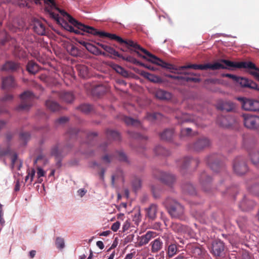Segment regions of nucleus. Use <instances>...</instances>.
Returning <instances> with one entry per match:
<instances>
[{
    "label": "nucleus",
    "instance_id": "49530a36",
    "mask_svg": "<svg viewBox=\"0 0 259 259\" xmlns=\"http://www.w3.org/2000/svg\"><path fill=\"white\" fill-rule=\"evenodd\" d=\"M132 186L134 191L136 192L141 188V180L138 178H135L132 182Z\"/></svg>",
    "mask_w": 259,
    "mask_h": 259
},
{
    "label": "nucleus",
    "instance_id": "69168bd1",
    "mask_svg": "<svg viewBox=\"0 0 259 259\" xmlns=\"http://www.w3.org/2000/svg\"><path fill=\"white\" fill-rule=\"evenodd\" d=\"M161 244H152V249L153 251L155 252L159 250L161 248Z\"/></svg>",
    "mask_w": 259,
    "mask_h": 259
},
{
    "label": "nucleus",
    "instance_id": "4468645a",
    "mask_svg": "<svg viewBox=\"0 0 259 259\" xmlns=\"http://www.w3.org/2000/svg\"><path fill=\"white\" fill-rule=\"evenodd\" d=\"M33 29L34 31L40 35H45L47 34V28L45 25L40 20H34Z\"/></svg>",
    "mask_w": 259,
    "mask_h": 259
},
{
    "label": "nucleus",
    "instance_id": "412c9836",
    "mask_svg": "<svg viewBox=\"0 0 259 259\" xmlns=\"http://www.w3.org/2000/svg\"><path fill=\"white\" fill-rule=\"evenodd\" d=\"M162 239L163 240H162L159 238L155 239L151 243H162L163 241H165V243H177V241L174 239L172 236L170 234H164L163 236H162Z\"/></svg>",
    "mask_w": 259,
    "mask_h": 259
},
{
    "label": "nucleus",
    "instance_id": "a18cd8bd",
    "mask_svg": "<svg viewBox=\"0 0 259 259\" xmlns=\"http://www.w3.org/2000/svg\"><path fill=\"white\" fill-rule=\"evenodd\" d=\"M123 120L127 125H136L140 124L138 120L127 116L124 117Z\"/></svg>",
    "mask_w": 259,
    "mask_h": 259
},
{
    "label": "nucleus",
    "instance_id": "603ef678",
    "mask_svg": "<svg viewBox=\"0 0 259 259\" xmlns=\"http://www.w3.org/2000/svg\"><path fill=\"white\" fill-rule=\"evenodd\" d=\"M69 52L70 54L73 56H77L79 54L78 49L74 46H72L71 47Z\"/></svg>",
    "mask_w": 259,
    "mask_h": 259
},
{
    "label": "nucleus",
    "instance_id": "37998d69",
    "mask_svg": "<svg viewBox=\"0 0 259 259\" xmlns=\"http://www.w3.org/2000/svg\"><path fill=\"white\" fill-rule=\"evenodd\" d=\"M176 244H170L168 247V254L169 257L173 256L177 252Z\"/></svg>",
    "mask_w": 259,
    "mask_h": 259
},
{
    "label": "nucleus",
    "instance_id": "f3484780",
    "mask_svg": "<svg viewBox=\"0 0 259 259\" xmlns=\"http://www.w3.org/2000/svg\"><path fill=\"white\" fill-rule=\"evenodd\" d=\"M217 108L221 110L229 112L234 109L235 105L232 102L224 101L219 103Z\"/></svg>",
    "mask_w": 259,
    "mask_h": 259
},
{
    "label": "nucleus",
    "instance_id": "2eb2a0df",
    "mask_svg": "<svg viewBox=\"0 0 259 259\" xmlns=\"http://www.w3.org/2000/svg\"><path fill=\"white\" fill-rule=\"evenodd\" d=\"M255 205V203L253 200L244 197L240 202L239 207L243 211H248L252 209Z\"/></svg>",
    "mask_w": 259,
    "mask_h": 259
},
{
    "label": "nucleus",
    "instance_id": "e433bc0d",
    "mask_svg": "<svg viewBox=\"0 0 259 259\" xmlns=\"http://www.w3.org/2000/svg\"><path fill=\"white\" fill-rule=\"evenodd\" d=\"M112 68L117 73L121 74L123 76L126 77L128 75V72L121 66L114 64L112 66Z\"/></svg>",
    "mask_w": 259,
    "mask_h": 259
},
{
    "label": "nucleus",
    "instance_id": "e2e57ef3",
    "mask_svg": "<svg viewBox=\"0 0 259 259\" xmlns=\"http://www.w3.org/2000/svg\"><path fill=\"white\" fill-rule=\"evenodd\" d=\"M18 159L17 155L16 154H14L11 157V162H12V166L14 167L15 166V164L17 162Z\"/></svg>",
    "mask_w": 259,
    "mask_h": 259
},
{
    "label": "nucleus",
    "instance_id": "3c124183",
    "mask_svg": "<svg viewBox=\"0 0 259 259\" xmlns=\"http://www.w3.org/2000/svg\"><path fill=\"white\" fill-rule=\"evenodd\" d=\"M116 156L120 161H127V157L125 154L122 152H117L116 153Z\"/></svg>",
    "mask_w": 259,
    "mask_h": 259
},
{
    "label": "nucleus",
    "instance_id": "09e8293b",
    "mask_svg": "<svg viewBox=\"0 0 259 259\" xmlns=\"http://www.w3.org/2000/svg\"><path fill=\"white\" fill-rule=\"evenodd\" d=\"M105 51L107 53H108L109 54L113 55L114 56L118 57L119 56V53H118V52H117L114 49L112 48L110 46H108L107 49H106Z\"/></svg>",
    "mask_w": 259,
    "mask_h": 259
},
{
    "label": "nucleus",
    "instance_id": "6e6d98bb",
    "mask_svg": "<svg viewBox=\"0 0 259 259\" xmlns=\"http://www.w3.org/2000/svg\"><path fill=\"white\" fill-rule=\"evenodd\" d=\"M161 116V114L158 113H149L147 114V118L149 120L150 119H156L158 118L159 116Z\"/></svg>",
    "mask_w": 259,
    "mask_h": 259
},
{
    "label": "nucleus",
    "instance_id": "b1692460",
    "mask_svg": "<svg viewBox=\"0 0 259 259\" xmlns=\"http://www.w3.org/2000/svg\"><path fill=\"white\" fill-rule=\"evenodd\" d=\"M157 211L156 205L152 204L146 209V215L150 219L154 220L156 217Z\"/></svg>",
    "mask_w": 259,
    "mask_h": 259
},
{
    "label": "nucleus",
    "instance_id": "58836bf2",
    "mask_svg": "<svg viewBox=\"0 0 259 259\" xmlns=\"http://www.w3.org/2000/svg\"><path fill=\"white\" fill-rule=\"evenodd\" d=\"M183 189L185 192L190 195H194L196 193L194 187L190 184H188L184 186Z\"/></svg>",
    "mask_w": 259,
    "mask_h": 259
},
{
    "label": "nucleus",
    "instance_id": "72a5a7b5",
    "mask_svg": "<svg viewBox=\"0 0 259 259\" xmlns=\"http://www.w3.org/2000/svg\"><path fill=\"white\" fill-rule=\"evenodd\" d=\"M106 135L108 138L112 139L114 140H119L120 139L119 133L115 131L107 130Z\"/></svg>",
    "mask_w": 259,
    "mask_h": 259
},
{
    "label": "nucleus",
    "instance_id": "39448f33",
    "mask_svg": "<svg viewBox=\"0 0 259 259\" xmlns=\"http://www.w3.org/2000/svg\"><path fill=\"white\" fill-rule=\"evenodd\" d=\"M244 126L250 130H255L259 127V116L250 113L243 114L242 115Z\"/></svg>",
    "mask_w": 259,
    "mask_h": 259
},
{
    "label": "nucleus",
    "instance_id": "774afa93",
    "mask_svg": "<svg viewBox=\"0 0 259 259\" xmlns=\"http://www.w3.org/2000/svg\"><path fill=\"white\" fill-rule=\"evenodd\" d=\"M130 227V224L128 221H126L124 222L123 226H122V230L123 231H125L127 230Z\"/></svg>",
    "mask_w": 259,
    "mask_h": 259
},
{
    "label": "nucleus",
    "instance_id": "4d7b16f0",
    "mask_svg": "<svg viewBox=\"0 0 259 259\" xmlns=\"http://www.w3.org/2000/svg\"><path fill=\"white\" fill-rule=\"evenodd\" d=\"M68 120V118L66 117H61L57 119L56 121V124H63Z\"/></svg>",
    "mask_w": 259,
    "mask_h": 259
},
{
    "label": "nucleus",
    "instance_id": "f8f14e48",
    "mask_svg": "<svg viewBox=\"0 0 259 259\" xmlns=\"http://www.w3.org/2000/svg\"><path fill=\"white\" fill-rule=\"evenodd\" d=\"M168 211L172 217L179 218L184 213V208L180 203L175 202L169 206Z\"/></svg>",
    "mask_w": 259,
    "mask_h": 259
},
{
    "label": "nucleus",
    "instance_id": "0e129e2a",
    "mask_svg": "<svg viewBox=\"0 0 259 259\" xmlns=\"http://www.w3.org/2000/svg\"><path fill=\"white\" fill-rule=\"evenodd\" d=\"M45 171L40 167H37V175L38 178H40L41 177H43L45 176Z\"/></svg>",
    "mask_w": 259,
    "mask_h": 259
},
{
    "label": "nucleus",
    "instance_id": "cd10ccee",
    "mask_svg": "<svg viewBox=\"0 0 259 259\" xmlns=\"http://www.w3.org/2000/svg\"><path fill=\"white\" fill-rule=\"evenodd\" d=\"M250 158L252 163L256 165L259 163V150L252 149L249 153Z\"/></svg>",
    "mask_w": 259,
    "mask_h": 259
},
{
    "label": "nucleus",
    "instance_id": "423d86ee",
    "mask_svg": "<svg viewBox=\"0 0 259 259\" xmlns=\"http://www.w3.org/2000/svg\"><path fill=\"white\" fill-rule=\"evenodd\" d=\"M69 148L68 146H65L62 148L59 145H56L52 147L51 150V154L55 158L58 160L57 164L60 166V159L61 158L68 152Z\"/></svg>",
    "mask_w": 259,
    "mask_h": 259
},
{
    "label": "nucleus",
    "instance_id": "c9c22d12",
    "mask_svg": "<svg viewBox=\"0 0 259 259\" xmlns=\"http://www.w3.org/2000/svg\"><path fill=\"white\" fill-rule=\"evenodd\" d=\"M119 58H122L124 60H126L130 62L133 63L135 64L139 65L140 66H144V64L140 62L139 61L137 60L135 58L131 57L130 56L124 57L123 55L119 54Z\"/></svg>",
    "mask_w": 259,
    "mask_h": 259
},
{
    "label": "nucleus",
    "instance_id": "6ab92c4d",
    "mask_svg": "<svg viewBox=\"0 0 259 259\" xmlns=\"http://www.w3.org/2000/svg\"><path fill=\"white\" fill-rule=\"evenodd\" d=\"M20 68L18 63L13 61H7L2 67V70L5 71H15Z\"/></svg>",
    "mask_w": 259,
    "mask_h": 259
},
{
    "label": "nucleus",
    "instance_id": "7c9ffc66",
    "mask_svg": "<svg viewBox=\"0 0 259 259\" xmlns=\"http://www.w3.org/2000/svg\"><path fill=\"white\" fill-rule=\"evenodd\" d=\"M156 234L154 232L149 231L145 235L141 237V240L140 243H148L151 238L155 237Z\"/></svg>",
    "mask_w": 259,
    "mask_h": 259
},
{
    "label": "nucleus",
    "instance_id": "a878e982",
    "mask_svg": "<svg viewBox=\"0 0 259 259\" xmlns=\"http://www.w3.org/2000/svg\"><path fill=\"white\" fill-rule=\"evenodd\" d=\"M26 69L29 73L34 74L38 71L39 66L35 62L30 61L28 62Z\"/></svg>",
    "mask_w": 259,
    "mask_h": 259
},
{
    "label": "nucleus",
    "instance_id": "bf43d9fd",
    "mask_svg": "<svg viewBox=\"0 0 259 259\" xmlns=\"http://www.w3.org/2000/svg\"><path fill=\"white\" fill-rule=\"evenodd\" d=\"M166 76L171 78L172 79H178V80H184V76L182 75H170L167 74Z\"/></svg>",
    "mask_w": 259,
    "mask_h": 259
},
{
    "label": "nucleus",
    "instance_id": "473e14b6",
    "mask_svg": "<svg viewBox=\"0 0 259 259\" xmlns=\"http://www.w3.org/2000/svg\"><path fill=\"white\" fill-rule=\"evenodd\" d=\"M154 152L157 155L167 156L169 154V151L161 146H156L154 149Z\"/></svg>",
    "mask_w": 259,
    "mask_h": 259
},
{
    "label": "nucleus",
    "instance_id": "f257e3e1",
    "mask_svg": "<svg viewBox=\"0 0 259 259\" xmlns=\"http://www.w3.org/2000/svg\"><path fill=\"white\" fill-rule=\"evenodd\" d=\"M158 60L155 62L151 61L153 63L161 66L163 68L168 69L171 70V72H174L173 70L177 71L178 74H184V75H195V74L189 71H184L186 69L192 68L194 69L206 70L210 69L212 70H219L221 69H230L231 68H249L252 69L259 72V68L256 67L255 64L251 62H235L225 59H221L219 62H214L213 64H191L182 66L179 68H176L174 65L166 63L158 58Z\"/></svg>",
    "mask_w": 259,
    "mask_h": 259
},
{
    "label": "nucleus",
    "instance_id": "c03bdc74",
    "mask_svg": "<svg viewBox=\"0 0 259 259\" xmlns=\"http://www.w3.org/2000/svg\"><path fill=\"white\" fill-rule=\"evenodd\" d=\"M80 44L85 47V48L90 52L94 53L95 51L98 50L95 47L90 43L85 42L84 41L80 42Z\"/></svg>",
    "mask_w": 259,
    "mask_h": 259
},
{
    "label": "nucleus",
    "instance_id": "8fccbe9b",
    "mask_svg": "<svg viewBox=\"0 0 259 259\" xmlns=\"http://www.w3.org/2000/svg\"><path fill=\"white\" fill-rule=\"evenodd\" d=\"M184 80H185L187 82L192 81L194 82H199L200 81V79L198 77L184 76Z\"/></svg>",
    "mask_w": 259,
    "mask_h": 259
},
{
    "label": "nucleus",
    "instance_id": "7ed1b4c3",
    "mask_svg": "<svg viewBox=\"0 0 259 259\" xmlns=\"http://www.w3.org/2000/svg\"><path fill=\"white\" fill-rule=\"evenodd\" d=\"M45 2L48 5H50V6L46 8L45 11L46 13H48L50 17L55 20L58 24H61V21H62L63 20L60 18L58 14L53 12L54 9L59 12L61 15L63 17H66L68 21L71 22V18H73L64 10H61L57 8L54 0H45Z\"/></svg>",
    "mask_w": 259,
    "mask_h": 259
},
{
    "label": "nucleus",
    "instance_id": "0eeeda50",
    "mask_svg": "<svg viewBox=\"0 0 259 259\" xmlns=\"http://www.w3.org/2000/svg\"><path fill=\"white\" fill-rule=\"evenodd\" d=\"M154 176L165 184L170 186L176 181L175 177L170 174L161 171H156L154 174Z\"/></svg>",
    "mask_w": 259,
    "mask_h": 259
},
{
    "label": "nucleus",
    "instance_id": "1a4fd4ad",
    "mask_svg": "<svg viewBox=\"0 0 259 259\" xmlns=\"http://www.w3.org/2000/svg\"><path fill=\"white\" fill-rule=\"evenodd\" d=\"M234 171L239 175L244 174L248 170L245 161L241 157L235 159L233 164Z\"/></svg>",
    "mask_w": 259,
    "mask_h": 259
},
{
    "label": "nucleus",
    "instance_id": "20e7f679",
    "mask_svg": "<svg viewBox=\"0 0 259 259\" xmlns=\"http://www.w3.org/2000/svg\"><path fill=\"white\" fill-rule=\"evenodd\" d=\"M20 98L21 102L17 107V110L18 111H26L32 106L34 96L32 92L26 91L20 95Z\"/></svg>",
    "mask_w": 259,
    "mask_h": 259
},
{
    "label": "nucleus",
    "instance_id": "5701e85b",
    "mask_svg": "<svg viewBox=\"0 0 259 259\" xmlns=\"http://www.w3.org/2000/svg\"><path fill=\"white\" fill-rule=\"evenodd\" d=\"M174 136V131L173 129H166L160 134L161 139L163 140L170 141Z\"/></svg>",
    "mask_w": 259,
    "mask_h": 259
},
{
    "label": "nucleus",
    "instance_id": "9b49d317",
    "mask_svg": "<svg viewBox=\"0 0 259 259\" xmlns=\"http://www.w3.org/2000/svg\"><path fill=\"white\" fill-rule=\"evenodd\" d=\"M210 145V141L209 139L206 137H203L198 139L197 141L192 144L191 148L195 151H199L204 148L208 147Z\"/></svg>",
    "mask_w": 259,
    "mask_h": 259
},
{
    "label": "nucleus",
    "instance_id": "9d476101",
    "mask_svg": "<svg viewBox=\"0 0 259 259\" xmlns=\"http://www.w3.org/2000/svg\"><path fill=\"white\" fill-rule=\"evenodd\" d=\"M219 156L216 154H211L206 158V163L210 168L214 171H218L220 168Z\"/></svg>",
    "mask_w": 259,
    "mask_h": 259
},
{
    "label": "nucleus",
    "instance_id": "f03ea898",
    "mask_svg": "<svg viewBox=\"0 0 259 259\" xmlns=\"http://www.w3.org/2000/svg\"><path fill=\"white\" fill-rule=\"evenodd\" d=\"M71 21H72L71 22H72L75 25L77 26L78 28L87 31V33L92 34L94 35H98L101 37H109L111 39L116 40L117 42L120 44L123 43L126 45V47L128 49L129 47L133 48L134 50L132 49L130 50V51L131 53L133 51H134L137 53L138 56L147 59L149 61L151 62V61H153L155 62L156 60L160 61L159 60H158V58L156 56L152 54L146 49L142 48L140 45L137 43L134 42L132 40H124L115 34H111L103 31H100L93 27L85 25L81 23L78 22L74 18H71Z\"/></svg>",
    "mask_w": 259,
    "mask_h": 259
},
{
    "label": "nucleus",
    "instance_id": "aec40b11",
    "mask_svg": "<svg viewBox=\"0 0 259 259\" xmlns=\"http://www.w3.org/2000/svg\"><path fill=\"white\" fill-rule=\"evenodd\" d=\"M198 160L197 159H193L190 157H186L183 158L182 160L179 162V164H181V167L182 169L186 168L190 164H192L193 163H195L196 165L198 164Z\"/></svg>",
    "mask_w": 259,
    "mask_h": 259
},
{
    "label": "nucleus",
    "instance_id": "dca6fc26",
    "mask_svg": "<svg viewBox=\"0 0 259 259\" xmlns=\"http://www.w3.org/2000/svg\"><path fill=\"white\" fill-rule=\"evenodd\" d=\"M16 83L12 76H9L2 78V88L3 89H9L15 88Z\"/></svg>",
    "mask_w": 259,
    "mask_h": 259
},
{
    "label": "nucleus",
    "instance_id": "680f3d73",
    "mask_svg": "<svg viewBox=\"0 0 259 259\" xmlns=\"http://www.w3.org/2000/svg\"><path fill=\"white\" fill-rule=\"evenodd\" d=\"M102 160L105 163H109L112 160V157L111 156L106 155L102 157Z\"/></svg>",
    "mask_w": 259,
    "mask_h": 259
},
{
    "label": "nucleus",
    "instance_id": "79ce46f5",
    "mask_svg": "<svg viewBox=\"0 0 259 259\" xmlns=\"http://www.w3.org/2000/svg\"><path fill=\"white\" fill-rule=\"evenodd\" d=\"M185 227L181 224L173 223L171 225L172 229L176 232H181L185 230Z\"/></svg>",
    "mask_w": 259,
    "mask_h": 259
},
{
    "label": "nucleus",
    "instance_id": "ddd939ff",
    "mask_svg": "<svg viewBox=\"0 0 259 259\" xmlns=\"http://www.w3.org/2000/svg\"><path fill=\"white\" fill-rule=\"evenodd\" d=\"M236 82L239 83L242 87L259 90V88L255 82L246 78L238 77Z\"/></svg>",
    "mask_w": 259,
    "mask_h": 259
},
{
    "label": "nucleus",
    "instance_id": "ea45409f",
    "mask_svg": "<svg viewBox=\"0 0 259 259\" xmlns=\"http://www.w3.org/2000/svg\"><path fill=\"white\" fill-rule=\"evenodd\" d=\"M77 71L80 76L85 77L88 74V68L84 65H78L77 67Z\"/></svg>",
    "mask_w": 259,
    "mask_h": 259
},
{
    "label": "nucleus",
    "instance_id": "bb28decb",
    "mask_svg": "<svg viewBox=\"0 0 259 259\" xmlns=\"http://www.w3.org/2000/svg\"><path fill=\"white\" fill-rule=\"evenodd\" d=\"M60 97L62 100L67 103H71L74 99L72 93L68 92H62L60 94Z\"/></svg>",
    "mask_w": 259,
    "mask_h": 259
},
{
    "label": "nucleus",
    "instance_id": "13d9d810",
    "mask_svg": "<svg viewBox=\"0 0 259 259\" xmlns=\"http://www.w3.org/2000/svg\"><path fill=\"white\" fill-rule=\"evenodd\" d=\"M222 77H227L230 78H232L234 81H236L237 79H238V76L231 74L229 73H223L222 74Z\"/></svg>",
    "mask_w": 259,
    "mask_h": 259
},
{
    "label": "nucleus",
    "instance_id": "5fc2aeb1",
    "mask_svg": "<svg viewBox=\"0 0 259 259\" xmlns=\"http://www.w3.org/2000/svg\"><path fill=\"white\" fill-rule=\"evenodd\" d=\"M78 130L75 128H70L68 131V134L70 137V138H72L74 137V136H76L78 133Z\"/></svg>",
    "mask_w": 259,
    "mask_h": 259
},
{
    "label": "nucleus",
    "instance_id": "864d4df0",
    "mask_svg": "<svg viewBox=\"0 0 259 259\" xmlns=\"http://www.w3.org/2000/svg\"><path fill=\"white\" fill-rule=\"evenodd\" d=\"M30 134L29 133H21L20 134V138L21 140H23L24 141H28L30 138Z\"/></svg>",
    "mask_w": 259,
    "mask_h": 259
},
{
    "label": "nucleus",
    "instance_id": "052dcab7",
    "mask_svg": "<svg viewBox=\"0 0 259 259\" xmlns=\"http://www.w3.org/2000/svg\"><path fill=\"white\" fill-rule=\"evenodd\" d=\"M120 223L119 222H116L115 223H113V225L111 226V230L113 231L114 232L117 231L120 227Z\"/></svg>",
    "mask_w": 259,
    "mask_h": 259
},
{
    "label": "nucleus",
    "instance_id": "393cba45",
    "mask_svg": "<svg viewBox=\"0 0 259 259\" xmlns=\"http://www.w3.org/2000/svg\"><path fill=\"white\" fill-rule=\"evenodd\" d=\"M224 250V244H212L211 251L214 255H221Z\"/></svg>",
    "mask_w": 259,
    "mask_h": 259
},
{
    "label": "nucleus",
    "instance_id": "f704fd0d",
    "mask_svg": "<svg viewBox=\"0 0 259 259\" xmlns=\"http://www.w3.org/2000/svg\"><path fill=\"white\" fill-rule=\"evenodd\" d=\"M107 91V88L105 86H104L102 84H99V85H97L94 89V90H93L94 93L99 96L103 95Z\"/></svg>",
    "mask_w": 259,
    "mask_h": 259
},
{
    "label": "nucleus",
    "instance_id": "6e6552de",
    "mask_svg": "<svg viewBox=\"0 0 259 259\" xmlns=\"http://www.w3.org/2000/svg\"><path fill=\"white\" fill-rule=\"evenodd\" d=\"M242 101V107L245 110L259 111V101L246 98H239Z\"/></svg>",
    "mask_w": 259,
    "mask_h": 259
},
{
    "label": "nucleus",
    "instance_id": "338daca9",
    "mask_svg": "<svg viewBox=\"0 0 259 259\" xmlns=\"http://www.w3.org/2000/svg\"><path fill=\"white\" fill-rule=\"evenodd\" d=\"M134 236L132 234L129 235L125 238L124 243H129L134 241Z\"/></svg>",
    "mask_w": 259,
    "mask_h": 259
},
{
    "label": "nucleus",
    "instance_id": "a19ab883",
    "mask_svg": "<svg viewBox=\"0 0 259 259\" xmlns=\"http://www.w3.org/2000/svg\"><path fill=\"white\" fill-rule=\"evenodd\" d=\"M93 109V106L89 104H82L79 107V109L85 114L90 113Z\"/></svg>",
    "mask_w": 259,
    "mask_h": 259
},
{
    "label": "nucleus",
    "instance_id": "c85d7f7f",
    "mask_svg": "<svg viewBox=\"0 0 259 259\" xmlns=\"http://www.w3.org/2000/svg\"><path fill=\"white\" fill-rule=\"evenodd\" d=\"M200 181L203 187V189L205 191H207V190L205 189L204 188L205 185H209L210 182L211 181V178L208 176L205 172L202 173L200 178Z\"/></svg>",
    "mask_w": 259,
    "mask_h": 259
},
{
    "label": "nucleus",
    "instance_id": "4be33fe9",
    "mask_svg": "<svg viewBox=\"0 0 259 259\" xmlns=\"http://www.w3.org/2000/svg\"><path fill=\"white\" fill-rule=\"evenodd\" d=\"M234 120L230 116H222L219 118L218 121L222 126L227 127L232 125Z\"/></svg>",
    "mask_w": 259,
    "mask_h": 259
},
{
    "label": "nucleus",
    "instance_id": "4c0bfd02",
    "mask_svg": "<svg viewBox=\"0 0 259 259\" xmlns=\"http://www.w3.org/2000/svg\"><path fill=\"white\" fill-rule=\"evenodd\" d=\"M179 124H183L185 122H191L193 120V118L190 117L187 114H184L181 117H177Z\"/></svg>",
    "mask_w": 259,
    "mask_h": 259
},
{
    "label": "nucleus",
    "instance_id": "a211bd4d",
    "mask_svg": "<svg viewBox=\"0 0 259 259\" xmlns=\"http://www.w3.org/2000/svg\"><path fill=\"white\" fill-rule=\"evenodd\" d=\"M155 97L160 100H168L171 98V94L164 90L158 89L155 93Z\"/></svg>",
    "mask_w": 259,
    "mask_h": 259
},
{
    "label": "nucleus",
    "instance_id": "de8ad7c7",
    "mask_svg": "<svg viewBox=\"0 0 259 259\" xmlns=\"http://www.w3.org/2000/svg\"><path fill=\"white\" fill-rule=\"evenodd\" d=\"M192 133V129L189 127L182 128L181 130V137L190 136Z\"/></svg>",
    "mask_w": 259,
    "mask_h": 259
},
{
    "label": "nucleus",
    "instance_id": "2f4dec72",
    "mask_svg": "<svg viewBox=\"0 0 259 259\" xmlns=\"http://www.w3.org/2000/svg\"><path fill=\"white\" fill-rule=\"evenodd\" d=\"M141 75L153 82H158L160 81V78L146 71H142Z\"/></svg>",
    "mask_w": 259,
    "mask_h": 259
},
{
    "label": "nucleus",
    "instance_id": "c756f323",
    "mask_svg": "<svg viewBox=\"0 0 259 259\" xmlns=\"http://www.w3.org/2000/svg\"><path fill=\"white\" fill-rule=\"evenodd\" d=\"M47 107L52 111H56L60 109L59 105L55 101L48 100L46 102Z\"/></svg>",
    "mask_w": 259,
    "mask_h": 259
}]
</instances>
